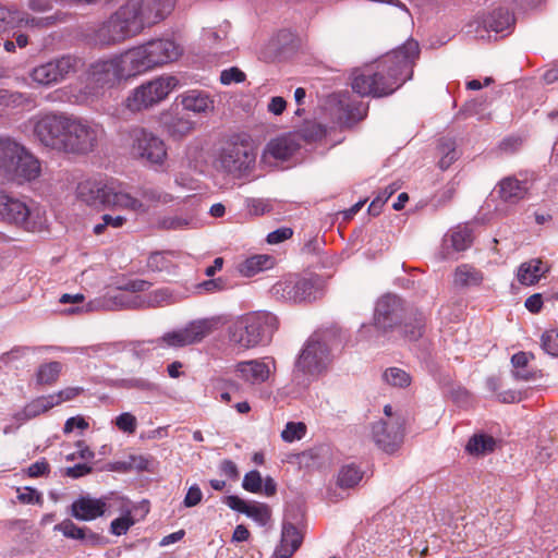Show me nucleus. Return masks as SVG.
<instances>
[{"label":"nucleus","mask_w":558,"mask_h":558,"mask_svg":"<svg viewBox=\"0 0 558 558\" xmlns=\"http://www.w3.org/2000/svg\"><path fill=\"white\" fill-rule=\"evenodd\" d=\"M418 53V44L415 40L407 41L378 61L355 70L351 83L352 89L361 96L391 95L411 80Z\"/></svg>","instance_id":"obj_1"},{"label":"nucleus","mask_w":558,"mask_h":558,"mask_svg":"<svg viewBox=\"0 0 558 558\" xmlns=\"http://www.w3.org/2000/svg\"><path fill=\"white\" fill-rule=\"evenodd\" d=\"M279 327L276 315L267 311L246 313L235 317L227 327L229 344L248 350L268 344Z\"/></svg>","instance_id":"obj_2"},{"label":"nucleus","mask_w":558,"mask_h":558,"mask_svg":"<svg viewBox=\"0 0 558 558\" xmlns=\"http://www.w3.org/2000/svg\"><path fill=\"white\" fill-rule=\"evenodd\" d=\"M256 151L250 136L232 135L220 148L217 165L227 174L242 179L255 167Z\"/></svg>","instance_id":"obj_3"},{"label":"nucleus","mask_w":558,"mask_h":558,"mask_svg":"<svg viewBox=\"0 0 558 558\" xmlns=\"http://www.w3.org/2000/svg\"><path fill=\"white\" fill-rule=\"evenodd\" d=\"M126 60V51L107 60H98L89 65L85 93L98 96L104 89L111 88L122 80L135 76L131 63Z\"/></svg>","instance_id":"obj_4"},{"label":"nucleus","mask_w":558,"mask_h":558,"mask_svg":"<svg viewBox=\"0 0 558 558\" xmlns=\"http://www.w3.org/2000/svg\"><path fill=\"white\" fill-rule=\"evenodd\" d=\"M181 54L180 47L171 39H153L126 50L135 76L154 68L175 61Z\"/></svg>","instance_id":"obj_5"},{"label":"nucleus","mask_w":558,"mask_h":558,"mask_svg":"<svg viewBox=\"0 0 558 558\" xmlns=\"http://www.w3.org/2000/svg\"><path fill=\"white\" fill-rule=\"evenodd\" d=\"M0 222L26 231H39L46 222L45 211L32 201L0 191Z\"/></svg>","instance_id":"obj_6"},{"label":"nucleus","mask_w":558,"mask_h":558,"mask_svg":"<svg viewBox=\"0 0 558 558\" xmlns=\"http://www.w3.org/2000/svg\"><path fill=\"white\" fill-rule=\"evenodd\" d=\"M132 11L122 5L94 31L92 40L101 48L111 47L138 35L143 28Z\"/></svg>","instance_id":"obj_7"},{"label":"nucleus","mask_w":558,"mask_h":558,"mask_svg":"<svg viewBox=\"0 0 558 558\" xmlns=\"http://www.w3.org/2000/svg\"><path fill=\"white\" fill-rule=\"evenodd\" d=\"M126 146L130 156L146 167L159 170L166 163L168 153L165 142L144 128L129 130Z\"/></svg>","instance_id":"obj_8"},{"label":"nucleus","mask_w":558,"mask_h":558,"mask_svg":"<svg viewBox=\"0 0 558 558\" xmlns=\"http://www.w3.org/2000/svg\"><path fill=\"white\" fill-rule=\"evenodd\" d=\"M220 318L209 317L190 322L183 328L166 332L162 337L134 343V350H145V345L182 348L202 342L219 328ZM150 350V347L147 348Z\"/></svg>","instance_id":"obj_9"},{"label":"nucleus","mask_w":558,"mask_h":558,"mask_svg":"<svg viewBox=\"0 0 558 558\" xmlns=\"http://www.w3.org/2000/svg\"><path fill=\"white\" fill-rule=\"evenodd\" d=\"M105 134L102 124L95 120L70 114L63 153L87 155L97 148Z\"/></svg>","instance_id":"obj_10"},{"label":"nucleus","mask_w":558,"mask_h":558,"mask_svg":"<svg viewBox=\"0 0 558 558\" xmlns=\"http://www.w3.org/2000/svg\"><path fill=\"white\" fill-rule=\"evenodd\" d=\"M83 66L80 57L66 53L34 66L29 77L38 86L51 87L74 76Z\"/></svg>","instance_id":"obj_11"},{"label":"nucleus","mask_w":558,"mask_h":558,"mask_svg":"<svg viewBox=\"0 0 558 558\" xmlns=\"http://www.w3.org/2000/svg\"><path fill=\"white\" fill-rule=\"evenodd\" d=\"M178 78L172 75H161L133 89L125 99V107L132 112H138L153 107L168 97L178 86Z\"/></svg>","instance_id":"obj_12"},{"label":"nucleus","mask_w":558,"mask_h":558,"mask_svg":"<svg viewBox=\"0 0 558 558\" xmlns=\"http://www.w3.org/2000/svg\"><path fill=\"white\" fill-rule=\"evenodd\" d=\"M69 117L64 112H48L35 117L32 121L35 138L41 145L63 153Z\"/></svg>","instance_id":"obj_13"},{"label":"nucleus","mask_w":558,"mask_h":558,"mask_svg":"<svg viewBox=\"0 0 558 558\" xmlns=\"http://www.w3.org/2000/svg\"><path fill=\"white\" fill-rule=\"evenodd\" d=\"M330 361L329 347L317 335H313L295 360L294 375L315 378L327 371Z\"/></svg>","instance_id":"obj_14"},{"label":"nucleus","mask_w":558,"mask_h":558,"mask_svg":"<svg viewBox=\"0 0 558 558\" xmlns=\"http://www.w3.org/2000/svg\"><path fill=\"white\" fill-rule=\"evenodd\" d=\"M515 19L513 13L507 9L498 8L493 10L485 16H478L466 25V33L474 34L475 37L484 39L486 34L494 32L500 34L507 32L509 34L514 25Z\"/></svg>","instance_id":"obj_15"},{"label":"nucleus","mask_w":558,"mask_h":558,"mask_svg":"<svg viewBox=\"0 0 558 558\" xmlns=\"http://www.w3.org/2000/svg\"><path fill=\"white\" fill-rule=\"evenodd\" d=\"M140 20L142 28L163 20L174 7V0H129L124 4Z\"/></svg>","instance_id":"obj_16"},{"label":"nucleus","mask_w":558,"mask_h":558,"mask_svg":"<svg viewBox=\"0 0 558 558\" xmlns=\"http://www.w3.org/2000/svg\"><path fill=\"white\" fill-rule=\"evenodd\" d=\"M403 418H381L380 421L374 423L372 426V435L375 444L383 451L387 453H393L403 442Z\"/></svg>","instance_id":"obj_17"},{"label":"nucleus","mask_w":558,"mask_h":558,"mask_svg":"<svg viewBox=\"0 0 558 558\" xmlns=\"http://www.w3.org/2000/svg\"><path fill=\"white\" fill-rule=\"evenodd\" d=\"M271 294L277 299L299 303L315 300L316 287L312 279L294 278L278 281L271 287Z\"/></svg>","instance_id":"obj_18"},{"label":"nucleus","mask_w":558,"mask_h":558,"mask_svg":"<svg viewBox=\"0 0 558 558\" xmlns=\"http://www.w3.org/2000/svg\"><path fill=\"white\" fill-rule=\"evenodd\" d=\"M114 497L94 498L90 495H81L70 508V514L80 521H93L102 517L113 508Z\"/></svg>","instance_id":"obj_19"},{"label":"nucleus","mask_w":558,"mask_h":558,"mask_svg":"<svg viewBox=\"0 0 558 558\" xmlns=\"http://www.w3.org/2000/svg\"><path fill=\"white\" fill-rule=\"evenodd\" d=\"M402 301L396 295L387 294L378 300L375 307L374 323L384 331L398 328L402 320Z\"/></svg>","instance_id":"obj_20"},{"label":"nucleus","mask_w":558,"mask_h":558,"mask_svg":"<svg viewBox=\"0 0 558 558\" xmlns=\"http://www.w3.org/2000/svg\"><path fill=\"white\" fill-rule=\"evenodd\" d=\"M114 179L87 180L77 186L81 201L93 207H110L111 193L114 191Z\"/></svg>","instance_id":"obj_21"},{"label":"nucleus","mask_w":558,"mask_h":558,"mask_svg":"<svg viewBox=\"0 0 558 558\" xmlns=\"http://www.w3.org/2000/svg\"><path fill=\"white\" fill-rule=\"evenodd\" d=\"M11 172L5 183L22 184L39 178L41 174V165L39 159L23 145V151L19 153V158L15 159Z\"/></svg>","instance_id":"obj_22"},{"label":"nucleus","mask_w":558,"mask_h":558,"mask_svg":"<svg viewBox=\"0 0 558 558\" xmlns=\"http://www.w3.org/2000/svg\"><path fill=\"white\" fill-rule=\"evenodd\" d=\"M530 187L531 184L526 179L506 177L498 183L497 192L505 203L517 204L525 198Z\"/></svg>","instance_id":"obj_23"},{"label":"nucleus","mask_w":558,"mask_h":558,"mask_svg":"<svg viewBox=\"0 0 558 558\" xmlns=\"http://www.w3.org/2000/svg\"><path fill=\"white\" fill-rule=\"evenodd\" d=\"M22 151L23 144L9 136H0V183H5L19 153Z\"/></svg>","instance_id":"obj_24"},{"label":"nucleus","mask_w":558,"mask_h":558,"mask_svg":"<svg viewBox=\"0 0 558 558\" xmlns=\"http://www.w3.org/2000/svg\"><path fill=\"white\" fill-rule=\"evenodd\" d=\"M235 371L244 381L252 385L265 383L270 375L269 365L264 360L239 362Z\"/></svg>","instance_id":"obj_25"},{"label":"nucleus","mask_w":558,"mask_h":558,"mask_svg":"<svg viewBox=\"0 0 558 558\" xmlns=\"http://www.w3.org/2000/svg\"><path fill=\"white\" fill-rule=\"evenodd\" d=\"M142 295L133 294L124 287L108 292L101 301V306L107 310L141 308Z\"/></svg>","instance_id":"obj_26"},{"label":"nucleus","mask_w":558,"mask_h":558,"mask_svg":"<svg viewBox=\"0 0 558 558\" xmlns=\"http://www.w3.org/2000/svg\"><path fill=\"white\" fill-rule=\"evenodd\" d=\"M54 531L61 532L66 538L82 541L88 545L96 546L102 543L104 537L93 532L88 527H81L70 519H65L53 527Z\"/></svg>","instance_id":"obj_27"},{"label":"nucleus","mask_w":558,"mask_h":558,"mask_svg":"<svg viewBox=\"0 0 558 558\" xmlns=\"http://www.w3.org/2000/svg\"><path fill=\"white\" fill-rule=\"evenodd\" d=\"M549 266L541 258H532L522 263L517 271V279L522 286L536 284L546 274Z\"/></svg>","instance_id":"obj_28"},{"label":"nucleus","mask_w":558,"mask_h":558,"mask_svg":"<svg viewBox=\"0 0 558 558\" xmlns=\"http://www.w3.org/2000/svg\"><path fill=\"white\" fill-rule=\"evenodd\" d=\"M302 543V535L296 526L283 522L280 544L275 549L276 558H290Z\"/></svg>","instance_id":"obj_29"},{"label":"nucleus","mask_w":558,"mask_h":558,"mask_svg":"<svg viewBox=\"0 0 558 558\" xmlns=\"http://www.w3.org/2000/svg\"><path fill=\"white\" fill-rule=\"evenodd\" d=\"M114 191L111 193L110 207L129 209L134 213H146L148 205L126 192L123 183L114 180Z\"/></svg>","instance_id":"obj_30"},{"label":"nucleus","mask_w":558,"mask_h":558,"mask_svg":"<svg viewBox=\"0 0 558 558\" xmlns=\"http://www.w3.org/2000/svg\"><path fill=\"white\" fill-rule=\"evenodd\" d=\"M534 355L530 352L520 351L512 355L511 374L515 380L530 381L542 377V372L530 366Z\"/></svg>","instance_id":"obj_31"},{"label":"nucleus","mask_w":558,"mask_h":558,"mask_svg":"<svg viewBox=\"0 0 558 558\" xmlns=\"http://www.w3.org/2000/svg\"><path fill=\"white\" fill-rule=\"evenodd\" d=\"M113 507L121 513V517L114 519L110 523V533L116 536H121L128 533L131 526L135 524V520L132 517L131 504L126 498L114 497Z\"/></svg>","instance_id":"obj_32"},{"label":"nucleus","mask_w":558,"mask_h":558,"mask_svg":"<svg viewBox=\"0 0 558 558\" xmlns=\"http://www.w3.org/2000/svg\"><path fill=\"white\" fill-rule=\"evenodd\" d=\"M177 99H180V102L185 110L196 113L206 112L214 108V100L209 94L199 89L187 90Z\"/></svg>","instance_id":"obj_33"},{"label":"nucleus","mask_w":558,"mask_h":558,"mask_svg":"<svg viewBox=\"0 0 558 558\" xmlns=\"http://www.w3.org/2000/svg\"><path fill=\"white\" fill-rule=\"evenodd\" d=\"M183 295L169 287L156 289L142 295L141 308L162 307L180 302Z\"/></svg>","instance_id":"obj_34"},{"label":"nucleus","mask_w":558,"mask_h":558,"mask_svg":"<svg viewBox=\"0 0 558 558\" xmlns=\"http://www.w3.org/2000/svg\"><path fill=\"white\" fill-rule=\"evenodd\" d=\"M298 148L299 144L291 136H279L267 144L265 154L277 160L284 161L292 157Z\"/></svg>","instance_id":"obj_35"},{"label":"nucleus","mask_w":558,"mask_h":558,"mask_svg":"<svg viewBox=\"0 0 558 558\" xmlns=\"http://www.w3.org/2000/svg\"><path fill=\"white\" fill-rule=\"evenodd\" d=\"M473 242V234L468 226H458L444 238L445 248L451 247L456 252L465 251Z\"/></svg>","instance_id":"obj_36"},{"label":"nucleus","mask_w":558,"mask_h":558,"mask_svg":"<svg viewBox=\"0 0 558 558\" xmlns=\"http://www.w3.org/2000/svg\"><path fill=\"white\" fill-rule=\"evenodd\" d=\"M484 276L477 268L463 264L456 268L453 283L460 288L477 287L483 282Z\"/></svg>","instance_id":"obj_37"},{"label":"nucleus","mask_w":558,"mask_h":558,"mask_svg":"<svg viewBox=\"0 0 558 558\" xmlns=\"http://www.w3.org/2000/svg\"><path fill=\"white\" fill-rule=\"evenodd\" d=\"M274 265V258L266 254H258L247 257L239 264L238 269L244 277H253L257 272L269 269Z\"/></svg>","instance_id":"obj_38"},{"label":"nucleus","mask_w":558,"mask_h":558,"mask_svg":"<svg viewBox=\"0 0 558 558\" xmlns=\"http://www.w3.org/2000/svg\"><path fill=\"white\" fill-rule=\"evenodd\" d=\"M52 408H54V404L50 399V395L41 396L27 403L21 412L15 414V418L17 421H27L48 412Z\"/></svg>","instance_id":"obj_39"},{"label":"nucleus","mask_w":558,"mask_h":558,"mask_svg":"<svg viewBox=\"0 0 558 558\" xmlns=\"http://www.w3.org/2000/svg\"><path fill=\"white\" fill-rule=\"evenodd\" d=\"M438 154L440 156L438 165L441 170L448 169L460 157L456 141L451 137H441L439 140Z\"/></svg>","instance_id":"obj_40"},{"label":"nucleus","mask_w":558,"mask_h":558,"mask_svg":"<svg viewBox=\"0 0 558 558\" xmlns=\"http://www.w3.org/2000/svg\"><path fill=\"white\" fill-rule=\"evenodd\" d=\"M29 95L21 92L0 89V117L8 108H21L29 104Z\"/></svg>","instance_id":"obj_41"},{"label":"nucleus","mask_w":558,"mask_h":558,"mask_svg":"<svg viewBox=\"0 0 558 558\" xmlns=\"http://www.w3.org/2000/svg\"><path fill=\"white\" fill-rule=\"evenodd\" d=\"M363 474V471L356 464H345L338 473V485L341 488H352L362 481Z\"/></svg>","instance_id":"obj_42"},{"label":"nucleus","mask_w":558,"mask_h":558,"mask_svg":"<svg viewBox=\"0 0 558 558\" xmlns=\"http://www.w3.org/2000/svg\"><path fill=\"white\" fill-rule=\"evenodd\" d=\"M398 328L409 340H417L423 335L425 328V317L422 314H415L404 323L401 322Z\"/></svg>","instance_id":"obj_43"},{"label":"nucleus","mask_w":558,"mask_h":558,"mask_svg":"<svg viewBox=\"0 0 558 558\" xmlns=\"http://www.w3.org/2000/svg\"><path fill=\"white\" fill-rule=\"evenodd\" d=\"M495 439L485 434H476L470 438L466 444V451L472 454H485L494 451Z\"/></svg>","instance_id":"obj_44"},{"label":"nucleus","mask_w":558,"mask_h":558,"mask_svg":"<svg viewBox=\"0 0 558 558\" xmlns=\"http://www.w3.org/2000/svg\"><path fill=\"white\" fill-rule=\"evenodd\" d=\"M61 371L62 364L60 362L52 361L41 364L36 374L37 384L40 386L54 384L58 380Z\"/></svg>","instance_id":"obj_45"},{"label":"nucleus","mask_w":558,"mask_h":558,"mask_svg":"<svg viewBox=\"0 0 558 558\" xmlns=\"http://www.w3.org/2000/svg\"><path fill=\"white\" fill-rule=\"evenodd\" d=\"M244 514L265 526L270 520L271 512L267 505L253 501L248 504Z\"/></svg>","instance_id":"obj_46"},{"label":"nucleus","mask_w":558,"mask_h":558,"mask_svg":"<svg viewBox=\"0 0 558 558\" xmlns=\"http://www.w3.org/2000/svg\"><path fill=\"white\" fill-rule=\"evenodd\" d=\"M384 380L393 387L404 388L411 384L410 375L402 368L389 367L385 371Z\"/></svg>","instance_id":"obj_47"},{"label":"nucleus","mask_w":558,"mask_h":558,"mask_svg":"<svg viewBox=\"0 0 558 558\" xmlns=\"http://www.w3.org/2000/svg\"><path fill=\"white\" fill-rule=\"evenodd\" d=\"M171 253L168 252H154L147 259V267L151 271H170L172 262L170 259Z\"/></svg>","instance_id":"obj_48"},{"label":"nucleus","mask_w":558,"mask_h":558,"mask_svg":"<svg viewBox=\"0 0 558 558\" xmlns=\"http://www.w3.org/2000/svg\"><path fill=\"white\" fill-rule=\"evenodd\" d=\"M233 286L227 277L210 278L197 284L199 292L217 293L231 289Z\"/></svg>","instance_id":"obj_49"},{"label":"nucleus","mask_w":558,"mask_h":558,"mask_svg":"<svg viewBox=\"0 0 558 558\" xmlns=\"http://www.w3.org/2000/svg\"><path fill=\"white\" fill-rule=\"evenodd\" d=\"M192 220L189 216H165L158 220V227L165 230H183L190 227Z\"/></svg>","instance_id":"obj_50"},{"label":"nucleus","mask_w":558,"mask_h":558,"mask_svg":"<svg viewBox=\"0 0 558 558\" xmlns=\"http://www.w3.org/2000/svg\"><path fill=\"white\" fill-rule=\"evenodd\" d=\"M306 430V425L303 422H288L281 432V438L286 442H293L302 439Z\"/></svg>","instance_id":"obj_51"},{"label":"nucleus","mask_w":558,"mask_h":558,"mask_svg":"<svg viewBox=\"0 0 558 558\" xmlns=\"http://www.w3.org/2000/svg\"><path fill=\"white\" fill-rule=\"evenodd\" d=\"M138 194L146 203H168L171 201L169 194L154 186H142L140 187Z\"/></svg>","instance_id":"obj_52"},{"label":"nucleus","mask_w":558,"mask_h":558,"mask_svg":"<svg viewBox=\"0 0 558 558\" xmlns=\"http://www.w3.org/2000/svg\"><path fill=\"white\" fill-rule=\"evenodd\" d=\"M398 190L395 184L386 187L384 192L379 193L376 198L368 206V213L373 216H377L381 211L384 204L390 198L392 194Z\"/></svg>","instance_id":"obj_53"},{"label":"nucleus","mask_w":558,"mask_h":558,"mask_svg":"<svg viewBox=\"0 0 558 558\" xmlns=\"http://www.w3.org/2000/svg\"><path fill=\"white\" fill-rule=\"evenodd\" d=\"M542 347L548 354L558 357V328L543 333Z\"/></svg>","instance_id":"obj_54"},{"label":"nucleus","mask_w":558,"mask_h":558,"mask_svg":"<svg viewBox=\"0 0 558 558\" xmlns=\"http://www.w3.org/2000/svg\"><path fill=\"white\" fill-rule=\"evenodd\" d=\"M114 424L119 430L126 434H134L137 427V420L133 414L124 412L116 417Z\"/></svg>","instance_id":"obj_55"},{"label":"nucleus","mask_w":558,"mask_h":558,"mask_svg":"<svg viewBox=\"0 0 558 558\" xmlns=\"http://www.w3.org/2000/svg\"><path fill=\"white\" fill-rule=\"evenodd\" d=\"M242 487L250 493H259L263 488V478L258 471L253 470L244 475Z\"/></svg>","instance_id":"obj_56"},{"label":"nucleus","mask_w":558,"mask_h":558,"mask_svg":"<svg viewBox=\"0 0 558 558\" xmlns=\"http://www.w3.org/2000/svg\"><path fill=\"white\" fill-rule=\"evenodd\" d=\"M84 392L82 387H66L57 393L50 395V399L53 401L54 407L65 402L73 400L77 396Z\"/></svg>","instance_id":"obj_57"},{"label":"nucleus","mask_w":558,"mask_h":558,"mask_svg":"<svg viewBox=\"0 0 558 558\" xmlns=\"http://www.w3.org/2000/svg\"><path fill=\"white\" fill-rule=\"evenodd\" d=\"M293 235V230L290 227H281L267 234L266 241L269 244H279L289 240Z\"/></svg>","instance_id":"obj_58"},{"label":"nucleus","mask_w":558,"mask_h":558,"mask_svg":"<svg viewBox=\"0 0 558 558\" xmlns=\"http://www.w3.org/2000/svg\"><path fill=\"white\" fill-rule=\"evenodd\" d=\"M245 80V74L238 68H230L223 70L220 74V82L223 85H229L231 83H241Z\"/></svg>","instance_id":"obj_59"},{"label":"nucleus","mask_w":558,"mask_h":558,"mask_svg":"<svg viewBox=\"0 0 558 558\" xmlns=\"http://www.w3.org/2000/svg\"><path fill=\"white\" fill-rule=\"evenodd\" d=\"M202 498H203V493H202L201 488L195 484L189 488V490L184 497L183 504L187 508L195 507L196 505H198L202 501Z\"/></svg>","instance_id":"obj_60"},{"label":"nucleus","mask_w":558,"mask_h":558,"mask_svg":"<svg viewBox=\"0 0 558 558\" xmlns=\"http://www.w3.org/2000/svg\"><path fill=\"white\" fill-rule=\"evenodd\" d=\"M49 463L45 460H38L32 463L27 469V474L31 477H39L49 473Z\"/></svg>","instance_id":"obj_61"},{"label":"nucleus","mask_w":558,"mask_h":558,"mask_svg":"<svg viewBox=\"0 0 558 558\" xmlns=\"http://www.w3.org/2000/svg\"><path fill=\"white\" fill-rule=\"evenodd\" d=\"M229 28H230V24L228 22H225L223 25H221L218 31H215V29L206 31L204 36L209 41L218 43V41H221L227 38Z\"/></svg>","instance_id":"obj_62"},{"label":"nucleus","mask_w":558,"mask_h":558,"mask_svg":"<svg viewBox=\"0 0 558 558\" xmlns=\"http://www.w3.org/2000/svg\"><path fill=\"white\" fill-rule=\"evenodd\" d=\"M75 428L84 430V429L88 428V423L82 416H73V417L68 418L65 421V424L63 427L64 434H70Z\"/></svg>","instance_id":"obj_63"},{"label":"nucleus","mask_w":558,"mask_h":558,"mask_svg":"<svg viewBox=\"0 0 558 558\" xmlns=\"http://www.w3.org/2000/svg\"><path fill=\"white\" fill-rule=\"evenodd\" d=\"M220 473L231 480L239 478V470L236 464L231 460H223L219 465Z\"/></svg>","instance_id":"obj_64"}]
</instances>
